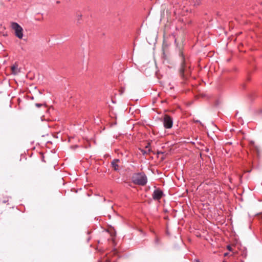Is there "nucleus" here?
Instances as JSON below:
<instances>
[{"instance_id":"9","label":"nucleus","mask_w":262,"mask_h":262,"mask_svg":"<svg viewBox=\"0 0 262 262\" xmlns=\"http://www.w3.org/2000/svg\"><path fill=\"white\" fill-rule=\"evenodd\" d=\"M17 68L15 66H13L11 67V70H12V72L13 73H17Z\"/></svg>"},{"instance_id":"8","label":"nucleus","mask_w":262,"mask_h":262,"mask_svg":"<svg viewBox=\"0 0 262 262\" xmlns=\"http://www.w3.org/2000/svg\"><path fill=\"white\" fill-rule=\"evenodd\" d=\"M202 0H192V4L194 7H197L201 4Z\"/></svg>"},{"instance_id":"17","label":"nucleus","mask_w":262,"mask_h":262,"mask_svg":"<svg viewBox=\"0 0 262 262\" xmlns=\"http://www.w3.org/2000/svg\"><path fill=\"white\" fill-rule=\"evenodd\" d=\"M150 149H148V152H150Z\"/></svg>"},{"instance_id":"15","label":"nucleus","mask_w":262,"mask_h":262,"mask_svg":"<svg viewBox=\"0 0 262 262\" xmlns=\"http://www.w3.org/2000/svg\"><path fill=\"white\" fill-rule=\"evenodd\" d=\"M228 255V253H225L224 254V256H226Z\"/></svg>"},{"instance_id":"6","label":"nucleus","mask_w":262,"mask_h":262,"mask_svg":"<svg viewBox=\"0 0 262 262\" xmlns=\"http://www.w3.org/2000/svg\"><path fill=\"white\" fill-rule=\"evenodd\" d=\"M120 162V160L118 159H114L111 162L112 167L115 171L119 170V166L118 163Z\"/></svg>"},{"instance_id":"13","label":"nucleus","mask_w":262,"mask_h":262,"mask_svg":"<svg viewBox=\"0 0 262 262\" xmlns=\"http://www.w3.org/2000/svg\"><path fill=\"white\" fill-rule=\"evenodd\" d=\"M194 262H200L199 259H194Z\"/></svg>"},{"instance_id":"7","label":"nucleus","mask_w":262,"mask_h":262,"mask_svg":"<svg viewBox=\"0 0 262 262\" xmlns=\"http://www.w3.org/2000/svg\"><path fill=\"white\" fill-rule=\"evenodd\" d=\"M249 146L251 149H254L258 154L259 152V147L256 145L253 141H250L249 142Z\"/></svg>"},{"instance_id":"10","label":"nucleus","mask_w":262,"mask_h":262,"mask_svg":"<svg viewBox=\"0 0 262 262\" xmlns=\"http://www.w3.org/2000/svg\"><path fill=\"white\" fill-rule=\"evenodd\" d=\"M35 106L37 107H39L41 106H44L45 107H46V105L45 104L42 103H36Z\"/></svg>"},{"instance_id":"11","label":"nucleus","mask_w":262,"mask_h":262,"mask_svg":"<svg viewBox=\"0 0 262 262\" xmlns=\"http://www.w3.org/2000/svg\"><path fill=\"white\" fill-rule=\"evenodd\" d=\"M227 249L229 250V251H231L232 250V248L230 246L228 245L227 246Z\"/></svg>"},{"instance_id":"18","label":"nucleus","mask_w":262,"mask_h":262,"mask_svg":"<svg viewBox=\"0 0 262 262\" xmlns=\"http://www.w3.org/2000/svg\"><path fill=\"white\" fill-rule=\"evenodd\" d=\"M108 262H110V260H108Z\"/></svg>"},{"instance_id":"16","label":"nucleus","mask_w":262,"mask_h":262,"mask_svg":"<svg viewBox=\"0 0 262 262\" xmlns=\"http://www.w3.org/2000/svg\"><path fill=\"white\" fill-rule=\"evenodd\" d=\"M149 145H150V144H148L146 146V148H148V146H149Z\"/></svg>"},{"instance_id":"3","label":"nucleus","mask_w":262,"mask_h":262,"mask_svg":"<svg viewBox=\"0 0 262 262\" xmlns=\"http://www.w3.org/2000/svg\"><path fill=\"white\" fill-rule=\"evenodd\" d=\"M11 27L15 31V35L19 39H21L23 37V29L17 23L13 22L11 23Z\"/></svg>"},{"instance_id":"19","label":"nucleus","mask_w":262,"mask_h":262,"mask_svg":"<svg viewBox=\"0 0 262 262\" xmlns=\"http://www.w3.org/2000/svg\"><path fill=\"white\" fill-rule=\"evenodd\" d=\"M223 262H225V261H224Z\"/></svg>"},{"instance_id":"1","label":"nucleus","mask_w":262,"mask_h":262,"mask_svg":"<svg viewBox=\"0 0 262 262\" xmlns=\"http://www.w3.org/2000/svg\"><path fill=\"white\" fill-rule=\"evenodd\" d=\"M179 56L181 61L180 74L182 78L186 79L187 76L190 74V66L186 61L184 55L181 51H180Z\"/></svg>"},{"instance_id":"12","label":"nucleus","mask_w":262,"mask_h":262,"mask_svg":"<svg viewBox=\"0 0 262 262\" xmlns=\"http://www.w3.org/2000/svg\"><path fill=\"white\" fill-rule=\"evenodd\" d=\"M142 152H143V154H147V152L146 151H145V150H142Z\"/></svg>"},{"instance_id":"14","label":"nucleus","mask_w":262,"mask_h":262,"mask_svg":"<svg viewBox=\"0 0 262 262\" xmlns=\"http://www.w3.org/2000/svg\"><path fill=\"white\" fill-rule=\"evenodd\" d=\"M82 17V15H78V20L80 19Z\"/></svg>"},{"instance_id":"5","label":"nucleus","mask_w":262,"mask_h":262,"mask_svg":"<svg viewBox=\"0 0 262 262\" xmlns=\"http://www.w3.org/2000/svg\"><path fill=\"white\" fill-rule=\"evenodd\" d=\"M163 195V191L159 188H156L152 194V199L156 201L160 200Z\"/></svg>"},{"instance_id":"2","label":"nucleus","mask_w":262,"mask_h":262,"mask_svg":"<svg viewBox=\"0 0 262 262\" xmlns=\"http://www.w3.org/2000/svg\"><path fill=\"white\" fill-rule=\"evenodd\" d=\"M132 180L134 184L141 186L145 185L147 182V177L143 172L134 173L132 176Z\"/></svg>"},{"instance_id":"4","label":"nucleus","mask_w":262,"mask_h":262,"mask_svg":"<svg viewBox=\"0 0 262 262\" xmlns=\"http://www.w3.org/2000/svg\"><path fill=\"white\" fill-rule=\"evenodd\" d=\"M163 124L166 128H171L173 125L172 118L169 115H165L163 118Z\"/></svg>"}]
</instances>
